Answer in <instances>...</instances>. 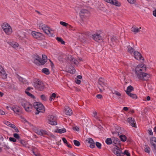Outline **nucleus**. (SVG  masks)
<instances>
[{"label":"nucleus","mask_w":156,"mask_h":156,"mask_svg":"<svg viewBox=\"0 0 156 156\" xmlns=\"http://www.w3.org/2000/svg\"><path fill=\"white\" fill-rule=\"evenodd\" d=\"M33 106L36 110L35 112L36 115L38 114L40 112L44 113L45 112L44 106L41 103L34 102L33 104Z\"/></svg>","instance_id":"1"},{"label":"nucleus","mask_w":156,"mask_h":156,"mask_svg":"<svg viewBox=\"0 0 156 156\" xmlns=\"http://www.w3.org/2000/svg\"><path fill=\"white\" fill-rule=\"evenodd\" d=\"M39 28L42 29L44 32L49 37H53L54 34L50 30V28L47 25L42 23L40 24L39 26Z\"/></svg>","instance_id":"2"},{"label":"nucleus","mask_w":156,"mask_h":156,"mask_svg":"<svg viewBox=\"0 0 156 156\" xmlns=\"http://www.w3.org/2000/svg\"><path fill=\"white\" fill-rule=\"evenodd\" d=\"M34 86L36 89L40 91L43 90L45 87L44 83L39 79H36L35 80Z\"/></svg>","instance_id":"3"},{"label":"nucleus","mask_w":156,"mask_h":156,"mask_svg":"<svg viewBox=\"0 0 156 156\" xmlns=\"http://www.w3.org/2000/svg\"><path fill=\"white\" fill-rule=\"evenodd\" d=\"M150 77V74L144 72H140L137 74V77L142 80L147 81L149 80Z\"/></svg>","instance_id":"4"},{"label":"nucleus","mask_w":156,"mask_h":156,"mask_svg":"<svg viewBox=\"0 0 156 156\" xmlns=\"http://www.w3.org/2000/svg\"><path fill=\"white\" fill-rule=\"evenodd\" d=\"M31 34L34 38L39 40H42L44 38V35L39 32L33 31Z\"/></svg>","instance_id":"5"},{"label":"nucleus","mask_w":156,"mask_h":156,"mask_svg":"<svg viewBox=\"0 0 156 156\" xmlns=\"http://www.w3.org/2000/svg\"><path fill=\"white\" fill-rule=\"evenodd\" d=\"M57 120L56 116L50 115L48 116V123L52 125H56L57 124Z\"/></svg>","instance_id":"6"},{"label":"nucleus","mask_w":156,"mask_h":156,"mask_svg":"<svg viewBox=\"0 0 156 156\" xmlns=\"http://www.w3.org/2000/svg\"><path fill=\"white\" fill-rule=\"evenodd\" d=\"M143 69H144L145 70L146 69V68L145 65L143 64H138L136 67L135 70V73L137 76V74L140 72H142L143 70Z\"/></svg>","instance_id":"7"},{"label":"nucleus","mask_w":156,"mask_h":156,"mask_svg":"<svg viewBox=\"0 0 156 156\" xmlns=\"http://www.w3.org/2000/svg\"><path fill=\"white\" fill-rule=\"evenodd\" d=\"M79 15L81 18H86L90 15L89 11L86 9H82L80 11Z\"/></svg>","instance_id":"8"},{"label":"nucleus","mask_w":156,"mask_h":156,"mask_svg":"<svg viewBox=\"0 0 156 156\" xmlns=\"http://www.w3.org/2000/svg\"><path fill=\"white\" fill-rule=\"evenodd\" d=\"M22 105L26 111L28 112H31L33 106L31 104H30L29 102L27 101L25 102L24 103H23Z\"/></svg>","instance_id":"9"},{"label":"nucleus","mask_w":156,"mask_h":156,"mask_svg":"<svg viewBox=\"0 0 156 156\" xmlns=\"http://www.w3.org/2000/svg\"><path fill=\"white\" fill-rule=\"evenodd\" d=\"M10 108L16 114L19 115V113H21V108L17 105H13L12 107H10Z\"/></svg>","instance_id":"10"},{"label":"nucleus","mask_w":156,"mask_h":156,"mask_svg":"<svg viewBox=\"0 0 156 156\" xmlns=\"http://www.w3.org/2000/svg\"><path fill=\"white\" fill-rule=\"evenodd\" d=\"M92 36L93 39L96 42H99V41L102 40V37L100 35V34L98 33L94 34Z\"/></svg>","instance_id":"11"},{"label":"nucleus","mask_w":156,"mask_h":156,"mask_svg":"<svg viewBox=\"0 0 156 156\" xmlns=\"http://www.w3.org/2000/svg\"><path fill=\"white\" fill-rule=\"evenodd\" d=\"M127 122L133 127L136 128V124L134 119L132 117L127 118Z\"/></svg>","instance_id":"12"},{"label":"nucleus","mask_w":156,"mask_h":156,"mask_svg":"<svg viewBox=\"0 0 156 156\" xmlns=\"http://www.w3.org/2000/svg\"><path fill=\"white\" fill-rule=\"evenodd\" d=\"M135 58L138 60H144V58L142 56L141 54L137 51H135L133 53Z\"/></svg>","instance_id":"13"},{"label":"nucleus","mask_w":156,"mask_h":156,"mask_svg":"<svg viewBox=\"0 0 156 156\" xmlns=\"http://www.w3.org/2000/svg\"><path fill=\"white\" fill-rule=\"evenodd\" d=\"M105 1L117 6H120L121 4L116 0H105Z\"/></svg>","instance_id":"14"},{"label":"nucleus","mask_w":156,"mask_h":156,"mask_svg":"<svg viewBox=\"0 0 156 156\" xmlns=\"http://www.w3.org/2000/svg\"><path fill=\"white\" fill-rule=\"evenodd\" d=\"M114 153L117 156H122L123 153L122 151L119 149V147H117L116 148H115L113 150Z\"/></svg>","instance_id":"15"},{"label":"nucleus","mask_w":156,"mask_h":156,"mask_svg":"<svg viewBox=\"0 0 156 156\" xmlns=\"http://www.w3.org/2000/svg\"><path fill=\"white\" fill-rule=\"evenodd\" d=\"M112 143L113 145L116 147H118L120 145V141L119 139L117 138L113 137L112 139Z\"/></svg>","instance_id":"16"},{"label":"nucleus","mask_w":156,"mask_h":156,"mask_svg":"<svg viewBox=\"0 0 156 156\" xmlns=\"http://www.w3.org/2000/svg\"><path fill=\"white\" fill-rule=\"evenodd\" d=\"M31 151L35 156H41L39 151L37 148L34 147L32 148Z\"/></svg>","instance_id":"17"},{"label":"nucleus","mask_w":156,"mask_h":156,"mask_svg":"<svg viewBox=\"0 0 156 156\" xmlns=\"http://www.w3.org/2000/svg\"><path fill=\"white\" fill-rule=\"evenodd\" d=\"M36 133L41 136H44V135H48V133L46 131L43 129L37 130Z\"/></svg>","instance_id":"18"},{"label":"nucleus","mask_w":156,"mask_h":156,"mask_svg":"<svg viewBox=\"0 0 156 156\" xmlns=\"http://www.w3.org/2000/svg\"><path fill=\"white\" fill-rule=\"evenodd\" d=\"M36 57V58L34 61V63L37 65H41V62H42L41 61H42V59L38 55H37Z\"/></svg>","instance_id":"19"},{"label":"nucleus","mask_w":156,"mask_h":156,"mask_svg":"<svg viewBox=\"0 0 156 156\" xmlns=\"http://www.w3.org/2000/svg\"><path fill=\"white\" fill-rule=\"evenodd\" d=\"M134 90V88L133 87V86L130 85L127 88V90L126 91V92L127 95H129V94L131 93L130 92L132 91L133 90Z\"/></svg>","instance_id":"20"},{"label":"nucleus","mask_w":156,"mask_h":156,"mask_svg":"<svg viewBox=\"0 0 156 156\" xmlns=\"http://www.w3.org/2000/svg\"><path fill=\"white\" fill-rule=\"evenodd\" d=\"M105 80L102 78H100L98 80V83L99 85L102 87H103L105 85Z\"/></svg>","instance_id":"21"},{"label":"nucleus","mask_w":156,"mask_h":156,"mask_svg":"<svg viewBox=\"0 0 156 156\" xmlns=\"http://www.w3.org/2000/svg\"><path fill=\"white\" fill-rule=\"evenodd\" d=\"M72 113L71 109L69 107H67L65 108V113L66 115H70L72 114Z\"/></svg>","instance_id":"22"},{"label":"nucleus","mask_w":156,"mask_h":156,"mask_svg":"<svg viewBox=\"0 0 156 156\" xmlns=\"http://www.w3.org/2000/svg\"><path fill=\"white\" fill-rule=\"evenodd\" d=\"M3 30L6 34L8 35L10 34L12 31V28L10 26Z\"/></svg>","instance_id":"23"},{"label":"nucleus","mask_w":156,"mask_h":156,"mask_svg":"<svg viewBox=\"0 0 156 156\" xmlns=\"http://www.w3.org/2000/svg\"><path fill=\"white\" fill-rule=\"evenodd\" d=\"M150 142L152 146H153L156 144V137H151L150 139Z\"/></svg>","instance_id":"24"},{"label":"nucleus","mask_w":156,"mask_h":156,"mask_svg":"<svg viewBox=\"0 0 156 156\" xmlns=\"http://www.w3.org/2000/svg\"><path fill=\"white\" fill-rule=\"evenodd\" d=\"M42 61H41L42 62H41V65H44L47 61V56L45 55H42Z\"/></svg>","instance_id":"25"},{"label":"nucleus","mask_w":156,"mask_h":156,"mask_svg":"<svg viewBox=\"0 0 156 156\" xmlns=\"http://www.w3.org/2000/svg\"><path fill=\"white\" fill-rule=\"evenodd\" d=\"M128 52L131 54H133L134 51L133 48L130 46V45H128L127 47Z\"/></svg>","instance_id":"26"},{"label":"nucleus","mask_w":156,"mask_h":156,"mask_svg":"<svg viewBox=\"0 0 156 156\" xmlns=\"http://www.w3.org/2000/svg\"><path fill=\"white\" fill-rule=\"evenodd\" d=\"M42 72L45 74L47 75H48L50 73L48 69L46 68L43 69L42 70Z\"/></svg>","instance_id":"27"},{"label":"nucleus","mask_w":156,"mask_h":156,"mask_svg":"<svg viewBox=\"0 0 156 156\" xmlns=\"http://www.w3.org/2000/svg\"><path fill=\"white\" fill-rule=\"evenodd\" d=\"M9 26H10V25L6 23H3L1 25L2 28L3 30H4V29H5L6 28H7Z\"/></svg>","instance_id":"28"},{"label":"nucleus","mask_w":156,"mask_h":156,"mask_svg":"<svg viewBox=\"0 0 156 156\" xmlns=\"http://www.w3.org/2000/svg\"><path fill=\"white\" fill-rule=\"evenodd\" d=\"M17 142H18L17 141ZM18 142L20 143L21 145H22L26 147L27 144V142L25 140H22L20 138V139L18 141Z\"/></svg>","instance_id":"29"},{"label":"nucleus","mask_w":156,"mask_h":156,"mask_svg":"<svg viewBox=\"0 0 156 156\" xmlns=\"http://www.w3.org/2000/svg\"><path fill=\"white\" fill-rule=\"evenodd\" d=\"M131 31L136 34L137 33H138L140 32V30L137 27H132L131 29Z\"/></svg>","instance_id":"30"},{"label":"nucleus","mask_w":156,"mask_h":156,"mask_svg":"<svg viewBox=\"0 0 156 156\" xmlns=\"http://www.w3.org/2000/svg\"><path fill=\"white\" fill-rule=\"evenodd\" d=\"M10 45L13 48H17L19 45L18 43L16 42H11Z\"/></svg>","instance_id":"31"},{"label":"nucleus","mask_w":156,"mask_h":156,"mask_svg":"<svg viewBox=\"0 0 156 156\" xmlns=\"http://www.w3.org/2000/svg\"><path fill=\"white\" fill-rule=\"evenodd\" d=\"M16 77L20 81L23 83H24L25 80L22 77L20 76L18 74H16Z\"/></svg>","instance_id":"32"},{"label":"nucleus","mask_w":156,"mask_h":156,"mask_svg":"<svg viewBox=\"0 0 156 156\" xmlns=\"http://www.w3.org/2000/svg\"><path fill=\"white\" fill-rule=\"evenodd\" d=\"M107 145H110L112 143V140L110 138H107L105 141Z\"/></svg>","instance_id":"33"},{"label":"nucleus","mask_w":156,"mask_h":156,"mask_svg":"<svg viewBox=\"0 0 156 156\" xmlns=\"http://www.w3.org/2000/svg\"><path fill=\"white\" fill-rule=\"evenodd\" d=\"M56 39L58 42H60L61 44H65V42L61 37H57L56 38Z\"/></svg>","instance_id":"34"},{"label":"nucleus","mask_w":156,"mask_h":156,"mask_svg":"<svg viewBox=\"0 0 156 156\" xmlns=\"http://www.w3.org/2000/svg\"><path fill=\"white\" fill-rule=\"evenodd\" d=\"M119 137L122 141L125 142L126 140V137L125 135H121Z\"/></svg>","instance_id":"35"},{"label":"nucleus","mask_w":156,"mask_h":156,"mask_svg":"<svg viewBox=\"0 0 156 156\" xmlns=\"http://www.w3.org/2000/svg\"><path fill=\"white\" fill-rule=\"evenodd\" d=\"M57 131L58 133L60 134L65 133L66 132V130L65 128L58 129Z\"/></svg>","instance_id":"36"},{"label":"nucleus","mask_w":156,"mask_h":156,"mask_svg":"<svg viewBox=\"0 0 156 156\" xmlns=\"http://www.w3.org/2000/svg\"><path fill=\"white\" fill-rule=\"evenodd\" d=\"M10 126L14 129V130H15V131L17 133H18L19 131L18 130V129L16 128V127L15 126V125L14 124H11V126Z\"/></svg>","instance_id":"37"},{"label":"nucleus","mask_w":156,"mask_h":156,"mask_svg":"<svg viewBox=\"0 0 156 156\" xmlns=\"http://www.w3.org/2000/svg\"><path fill=\"white\" fill-rule=\"evenodd\" d=\"M70 69H71V68H70ZM75 71H76L75 69L73 67H72L71 69H69L68 70V72L69 73H72V74H74V73H75Z\"/></svg>","instance_id":"38"},{"label":"nucleus","mask_w":156,"mask_h":156,"mask_svg":"<svg viewBox=\"0 0 156 156\" xmlns=\"http://www.w3.org/2000/svg\"><path fill=\"white\" fill-rule=\"evenodd\" d=\"M146 147L144 149L145 151L148 153L150 152V148L147 145L146 146Z\"/></svg>","instance_id":"39"},{"label":"nucleus","mask_w":156,"mask_h":156,"mask_svg":"<svg viewBox=\"0 0 156 156\" xmlns=\"http://www.w3.org/2000/svg\"><path fill=\"white\" fill-rule=\"evenodd\" d=\"M13 136L16 139H17L18 141L20 139V137L19 135L16 133H15L13 134Z\"/></svg>","instance_id":"40"},{"label":"nucleus","mask_w":156,"mask_h":156,"mask_svg":"<svg viewBox=\"0 0 156 156\" xmlns=\"http://www.w3.org/2000/svg\"><path fill=\"white\" fill-rule=\"evenodd\" d=\"M128 95L133 99H136L137 98V96L135 94H133L130 93L129 94V95Z\"/></svg>","instance_id":"41"},{"label":"nucleus","mask_w":156,"mask_h":156,"mask_svg":"<svg viewBox=\"0 0 156 156\" xmlns=\"http://www.w3.org/2000/svg\"><path fill=\"white\" fill-rule=\"evenodd\" d=\"M73 143H74V144L77 147L79 146L80 145V143L79 141H78L77 140H73Z\"/></svg>","instance_id":"42"},{"label":"nucleus","mask_w":156,"mask_h":156,"mask_svg":"<svg viewBox=\"0 0 156 156\" xmlns=\"http://www.w3.org/2000/svg\"><path fill=\"white\" fill-rule=\"evenodd\" d=\"M2 72L4 73H2L1 75L3 79H6L7 78V74L6 73L5 71L4 70L2 71Z\"/></svg>","instance_id":"43"},{"label":"nucleus","mask_w":156,"mask_h":156,"mask_svg":"<svg viewBox=\"0 0 156 156\" xmlns=\"http://www.w3.org/2000/svg\"><path fill=\"white\" fill-rule=\"evenodd\" d=\"M96 147L99 149H100L101 148V144L98 142H96L95 143Z\"/></svg>","instance_id":"44"},{"label":"nucleus","mask_w":156,"mask_h":156,"mask_svg":"<svg viewBox=\"0 0 156 156\" xmlns=\"http://www.w3.org/2000/svg\"><path fill=\"white\" fill-rule=\"evenodd\" d=\"M25 93L27 94L28 96L30 97L31 98L33 99H34L35 98V97L34 95L31 94L29 92H26V93Z\"/></svg>","instance_id":"45"},{"label":"nucleus","mask_w":156,"mask_h":156,"mask_svg":"<svg viewBox=\"0 0 156 156\" xmlns=\"http://www.w3.org/2000/svg\"><path fill=\"white\" fill-rule=\"evenodd\" d=\"M86 142L90 144L92 142H94V140L91 138H90L86 140Z\"/></svg>","instance_id":"46"},{"label":"nucleus","mask_w":156,"mask_h":156,"mask_svg":"<svg viewBox=\"0 0 156 156\" xmlns=\"http://www.w3.org/2000/svg\"><path fill=\"white\" fill-rule=\"evenodd\" d=\"M60 23L61 25L64 27H66L69 25V24L63 21H61Z\"/></svg>","instance_id":"47"},{"label":"nucleus","mask_w":156,"mask_h":156,"mask_svg":"<svg viewBox=\"0 0 156 156\" xmlns=\"http://www.w3.org/2000/svg\"><path fill=\"white\" fill-rule=\"evenodd\" d=\"M9 140L12 142H16V140L14 138L12 137H10L9 138Z\"/></svg>","instance_id":"48"},{"label":"nucleus","mask_w":156,"mask_h":156,"mask_svg":"<svg viewBox=\"0 0 156 156\" xmlns=\"http://www.w3.org/2000/svg\"><path fill=\"white\" fill-rule=\"evenodd\" d=\"M41 99L44 101H46L47 98L46 96L44 94H42L40 96Z\"/></svg>","instance_id":"49"},{"label":"nucleus","mask_w":156,"mask_h":156,"mask_svg":"<svg viewBox=\"0 0 156 156\" xmlns=\"http://www.w3.org/2000/svg\"><path fill=\"white\" fill-rule=\"evenodd\" d=\"M126 154L127 156H130V153L128 152V151L127 150H125L123 152V154Z\"/></svg>","instance_id":"50"},{"label":"nucleus","mask_w":156,"mask_h":156,"mask_svg":"<svg viewBox=\"0 0 156 156\" xmlns=\"http://www.w3.org/2000/svg\"><path fill=\"white\" fill-rule=\"evenodd\" d=\"M95 143L94 141V142H92L91 144H90L89 145L90 147L91 148H93L95 147Z\"/></svg>","instance_id":"51"},{"label":"nucleus","mask_w":156,"mask_h":156,"mask_svg":"<svg viewBox=\"0 0 156 156\" xmlns=\"http://www.w3.org/2000/svg\"><path fill=\"white\" fill-rule=\"evenodd\" d=\"M114 94L119 96H121V94L119 92L116 91H115Z\"/></svg>","instance_id":"52"},{"label":"nucleus","mask_w":156,"mask_h":156,"mask_svg":"<svg viewBox=\"0 0 156 156\" xmlns=\"http://www.w3.org/2000/svg\"><path fill=\"white\" fill-rule=\"evenodd\" d=\"M96 97L98 99H101L103 98L102 95L101 94H98L96 95Z\"/></svg>","instance_id":"53"},{"label":"nucleus","mask_w":156,"mask_h":156,"mask_svg":"<svg viewBox=\"0 0 156 156\" xmlns=\"http://www.w3.org/2000/svg\"><path fill=\"white\" fill-rule=\"evenodd\" d=\"M128 2L131 4H134L136 2V0H127Z\"/></svg>","instance_id":"54"},{"label":"nucleus","mask_w":156,"mask_h":156,"mask_svg":"<svg viewBox=\"0 0 156 156\" xmlns=\"http://www.w3.org/2000/svg\"><path fill=\"white\" fill-rule=\"evenodd\" d=\"M62 140L63 141V142L65 144H66L68 143V142L65 138L63 137L62 138Z\"/></svg>","instance_id":"55"},{"label":"nucleus","mask_w":156,"mask_h":156,"mask_svg":"<svg viewBox=\"0 0 156 156\" xmlns=\"http://www.w3.org/2000/svg\"><path fill=\"white\" fill-rule=\"evenodd\" d=\"M75 82L76 83L78 84H80V83H81V81L78 79H77L75 81Z\"/></svg>","instance_id":"56"},{"label":"nucleus","mask_w":156,"mask_h":156,"mask_svg":"<svg viewBox=\"0 0 156 156\" xmlns=\"http://www.w3.org/2000/svg\"><path fill=\"white\" fill-rule=\"evenodd\" d=\"M22 122H27L29 123L27 121V120L25 119H24V118H22Z\"/></svg>","instance_id":"57"},{"label":"nucleus","mask_w":156,"mask_h":156,"mask_svg":"<svg viewBox=\"0 0 156 156\" xmlns=\"http://www.w3.org/2000/svg\"><path fill=\"white\" fill-rule=\"evenodd\" d=\"M52 98H55L56 97V95L55 93H53L51 95Z\"/></svg>","instance_id":"58"},{"label":"nucleus","mask_w":156,"mask_h":156,"mask_svg":"<svg viewBox=\"0 0 156 156\" xmlns=\"http://www.w3.org/2000/svg\"><path fill=\"white\" fill-rule=\"evenodd\" d=\"M0 114L1 115H4L5 114V112L4 111L0 109Z\"/></svg>","instance_id":"59"},{"label":"nucleus","mask_w":156,"mask_h":156,"mask_svg":"<svg viewBox=\"0 0 156 156\" xmlns=\"http://www.w3.org/2000/svg\"><path fill=\"white\" fill-rule=\"evenodd\" d=\"M50 62H51V68L52 69L53 68H54V64L53 63V62L51 61L50 60Z\"/></svg>","instance_id":"60"},{"label":"nucleus","mask_w":156,"mask_h":156,"mask_svg":"<svg viewBox=\"0 0 156 156\" xmlns=\"http://www.w3.org/2000/svg\"><path fill=\"white\" fill-rule=\"evenodd\" d=\"M148 131H149L148 133H149V134H150V135H153V133L152 130L151 129H150V130H148Z\"/></svg>","instance_id":"61"},{"label":"nucleus","mask_w":156,"mask_h":156,"mask_svg":"<svg viewBox=\"0 0 156 156\" xmlns=\"http://www.w3.org/2000/svg\"><path fill=\"white\" fill-rule=\"evenodd\" d=\"M30 87H28L25 90V93H26L27 92H29V91L30 90Z\"/></svg>","instance_id":"62"},{"label":"nucleus","mask_w":156,"mask_h":156,"mask_svg":"<svg viewBox=\"0 0 156 156\" xmlns=\"http://www.w3.org/2000/svg\"><path fill=\"white\" fill-rule=\"evenodd\" d=\"M123 109L124 110L126 111H127L128 110L129 108L128 107H124L123 108Z\"/></svg>","instance_id":"63"},{"label":"nucleus","mask_w":156,"mask_h":156,"mask_svg":"<svg viewBox=\"0 0 156 156\" xmlns=\"http://www.w3.org/2000/svg\"><path fill=\"white\" fill-rule=\"evenodd\" d=\"M153 14L154 16L156 17V9L153 11Z\"/></svg>","instance_id":"64"}]
</instances>
